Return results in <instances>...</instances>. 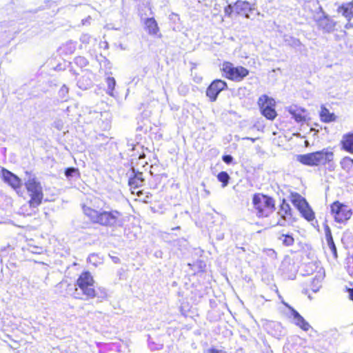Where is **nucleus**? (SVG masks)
Instances as JSON below:
<instances>
[{
    "instance_id": "1",
    "label": "nucleus",
    "mask_w": 353,
    "mask_h": 353,
    "mask_svg": "<svg viewBox=\"0 0 353 353\" xmlns=\"http://www.w3.org/2000/svg\"><path fill=\"white\" fill-rule=\"evenodd\" d=\"M84 214L93 223L108 228H117L123 225L122 213L106 206L94 210L85 205L82 206Z\"/></svg>"
},
{
    "instance_id": "2",
    "label": "nucleus",
    "mask_w": 353,
    "mask_h": 353,
    "mask_svg": "<svg viewBox=\"0 0 353 353\" xmlns=\"http://www.w3.org/2000/svg\"><path fill=\"white\" fill-rule=\"evenodd\" d=\"M94 279L89 272H82L77 280L76 286H78L80 291L75 288L74 297L80 299H88L97 297L101 299L107 298L106 290L103 288H99L95 290L93 286Z\"/></svg>"
},
{
    "instance_id": "3",
    "label": "nucleus",
    "mask_w": 353,
    "mask_h": 353,
    "mask_svg": "<svg viewBox=\"0 0 353 353\" xmlns=\"http://www.w3.org/2000/svg\"><path fill=\"white\" fill-rule=\"evenodd\" d=\"M26 174L28 176V179L24 185L27 190L28 196L30 197L28 204L30 212H28V210H26V211L27 215H31L38 211V207L41 204L43 199V193L40 181L28 172H26Z\"/></svg>"
},
{
    "instance_id": "4",
    "label": "nucleus",
    "mask_w": 353,
    "mask_h": 353,
    "mask_svg": "<svg viewBox=\"0 0 353 353\" xmlns=\"http://www.w3.org/2000/svg\"><path fill=\"white\" fill-rule=\"evenodd\" d=\"M334 153L328 149L310 152L297 156V161L308 166H318L328 164L332 167L334 164Z\"/></svg>"
},
{
    "instance_id": "5",
    "label": "nucleus",
    "mask_w": 353,
    "mask_h": 353,
    "mask_svg": "<svg viewBox=\"0 0 353 353\" xmlns=\"http://www.w3.org/2000/svg\"><path fill=\"white\" fill-rule=\"evenodd\" d=\"M253 208L259 218L268 217L275 210L274 199L262 193H256L252 196Z\"/></svg>"
},
{
    "instance_id": "6",
    "label": "nucleus",
    "mask_w": 353,
    "mask_h": 353,
    "mask_svg": "<svg viewBox=\"0 0 353 353\" xmlns=\"http://www.w3.org/2000/svg\"><path fill=\"white\" fill-rule=\"evenodd\" d=\"M221 70L225 78L235 82L243 81L250 73L247 68L241 65L235 66L233 63L228 61H225L223 63Z\"/></svg>"
},
{
    "instance_id": "7",
    "label": "nucleus",
    "mask_w": 353,
    "mask_h": 353,
    "mask_svg": "<svg viewBox=\"0 0 353 353\" xmlns=\"http://www.w3.org/2000/svg\"><path fill=\"white\" fill-rule=\"evenodd\" d=\"M330 210L334 221L340 223L346 222L351 218L352 214L348 206L339 201H336L331 204Z\"/></svg>"
},
{
    "instance_id": "8",
    "label": "nucleus",
    "mask_w": 353,
    "mask_h": 353,
    "mask_svg": "<svg viewBox=\"0 0 353 353\" xmlns=\"http://www.w3.org/2000/svg\"><path fill=\"white\" fill-rule=\"evenodd\" d=\"M258 105L260 108L261 112L266 119L273 120L276 117L274 106L275 101L273 99L269 97L266 94L261 96L258 100Z\"/></svg>"
},
{
    "instance_id": "9",
    "label": "nucleus",
    "mask_w": 353,
    "mask_h": 353,
    "mask_svg": "<svg viewBox=\"0 0 353 353\" xmlns=\"http://www.w3.org/2000/svg\"><path fill=\"white\" fill-rule=\"evenodd\" d=\"M228 88L227 83L221 79L214 80L208 87L206 90V96L209 97L212 102L217 99L219 94L221 91L226 90Z\"/></svg>"
},
{
    "instance_id": "10",
    "label": "nucleus",
    "mask_w": 353,
    "mask_h": 353,
    "mask_svg": "<svg viewBox=\"0 0 353 353\" xmlns=\"http://www.w3.org/2000/svg\"><path fill=\"white\" fill-rule=\"evenodd\" d=\"M280 216V219L277 222V225L281 226H285L286 223L292 222V209L290 205L285 202V199L283 200L282 203L280 205V208L277 212Z\"/></svg>"
},
{
    "instance_id": "11",
    "label": "nucleus",
    "mask_w": 353,
    "mask_h": 353,
    "mask_svg": "<svg viewBox=\"0 0 353 353\" xmlns=\"http://www.w3.org/2000/svg\"><path fill=\"white\" fill-rule=\"evenodd\" d=\"M234 8L238 14L243 15L246 18H250V14L254 10V8L251 3L246 1H237Z\"/></svg>"
},
{
    "instance_id": "12",
    "label": "nucleus",
    "mask_w": 353,
    "mask_h": 353,
    "mask_svg": "<svg viewBox=\"0 0 353 353\" xmlns=\"http://www.w3.org/2000/svg\"><path fill=\"white\" fill-rule=\"evenodd\" d=\"M322 10V8H321ZM323 16L320 17L316 20L317 26L319 28L322 29L325 32H330L334 30L336 23L331 19L327 14H326L323 10Z\"/></svg>"
},
{
    "instance_id": "13",
    "label": "nucleus",
    "mask_w": 353,
    "mask_h": 353,
    "mask_svg": "<svg viewBox=\"0 0 353 353\" xmlns=\"http://www.w3.org/2000/svg\"><path fill=\"white\" fill-rule=\"evenodd\" d=\"M145 179L143 173L132 168L129 176L128 185L131 189H137L143 185Z\"/></svg>"
},
{
    "instance_id": "14",
    "label": "nucleus",
    "mask_w": 353,
    "mask_h": 353,
    "mask_svg": "<svg viewBox=\"0 0 353 353\" xmlns=\"http://www.w3.org/2000/svg\"><path fill=\"white\" fill-rule=\"evenodd\" d=\"M1 173L3 181L8 183L12 188L16 190L20 188L21 180L18 176L5 168L1 170ZM17 192L19 193L18 191Z\"/></svg>"
},
{
    "instance_id": "15",
    "label": "nucleus",
    "mask_w": 353,
    "mask_h": 353,
    "mask_svg": "<svg viewBox=\"0 0 353 353\" xmlns=\"http://www.w3.org/2000/svg\"><path fill=\"white\" fill-rule=\"evenodd\" d=\"M291 310L292 321L295 325L301 327L304 331H307L311 327L310 324L304 319V318L294 308L289 306Z\"/></svg>"
},
{
    "instance_id": "16",
    "label": "nucleus",
    "mask_w": 353,
    "mask_h": 353,
    "mask_svg": "<svg viewBox=\"0 0 353 353\" xmlns=\"http://www.w3.org/2000/svg\"><path fill=\"white\" fill-rule=\"evenodd\" d=\"M145 30L150 35L161 37L157 21L153 17L147 18L145 20Z\"/></svg>"
},
{
    "instance_id": "17",
    "label": "nucleus",
    "mask_w": 353,
    "mask_h": 353,
    "mask_svg": "<svg viewBox=\"0 0 353 353\" xmlns=\"http://www.w3.org/2000/svg\"><path fill=\"white\" fill-rule=\"evenodd\" d=\"M341 147L343 150L353 154V132H348L343 135Z\"/></svg>"
},
{
    "instance_id": "18",
    "label": "nucleus",
    "mask_w": 353,
    "mask_h": 353,
    "mask_svg": "<svg viewBox=\"0 0 353 353\" xmlns=\"http://www.w3.org/2000/svg\"><path fill=\"white\" fill-rule=\"evenodd\" d=\"M290 201L299 211L303 210V208L307 207L308 203L304 197L296 192L291 193Z\"/></svg>"
},
{
    "instance_id": "19",
    "label": "nucleus",
    "mask_w": 353,
    "mask_h": 353,
    "mask_svg": "<svg viewBox=\"0 0 353 353\" xmlns=\"http://www.w3.org/2000/svg\"><path fill=\"white\" fill-rule=\"evenodd\" d=\"M289 113L292 117L298 123H303L305 121V117L302 114L304 112L303 109H298L296 106H290L288 108Z\"/></svg>"
},
{
    "instance_id": "20",
    "label": "nucleus",
    "mask_w": 353,
    "mask_h": 353,
    "mask_svg": "<svg viewBox=\"0 0 353 353\" xmlns=\"http://www.w3.org/2000/svg\"><path fill=\"white\" fill-rule=\"evenodd\" d=\"M109 140L110 139L107 136L103 134H99L95 137L94 146L101 151L105 149V146L109 143Z\"/></svg>"
},
{
    "instance_id": "21",
    "label": "nucleus",
    "mask_w": 353,
    "mask_h": 353,
    "mask_svg": "<svg viewBox=\"0 0 353 353\" xmlns=\"http://www.w3.org/2000/svg\"><path fill=\"white\" fill-rule=\"evenodd\" d=\"M20 341L10 339L8 342V349L6 353H21Z\"/></svg>"
},
{
    "instance_id": "22",
    "label": "nucleus",
    "mask_w": 353,
    "mask_h": 353,
    "mask_svg": "<svg viewBox=\"0 0 353 353\" xmlns=\"http://www.w3.org/2000/svg\"><path fill=\"white\" fill-rule=\"evenodd\" d=\"M339 13H341L347 21H351L353 18L352 8L346 3L339 6L337 10Z\"/></svg>"
},
{
    "instance_id": "23",
    "label": "nucleus",
    "mask_w": 353,
    "mask_h": 353,
    "mask_svg": "<svg viewBox=\"0 0 353 353\" xmlns=\"http://www.w3.org/2000/svg\"><path fill=\"white\" fill-rule=\"evenodd\" d=\"M320 117L322 121L330 123L335 121L336 117L334 113H331L328 109L325 107L321 108Z\"/></svg>"
},
{
    "instance_id": "24",
    "label": "nucleus",
    "mask_w": 353,
    "mask_h": 353,
    "mask_svg": "<svg viewBox=\"0 0 353 353\" xmlns=\"http://www.w3.org/2000/svg\"><path fill=\"white\" fill-rule=\"evenodd\" d=\"M64 174L68 180L77 179L80 177V172L78 168L69 167L65 168Z\"/></svg>"
},
{
    "instance_id": "25",
    "label": "nucleus",
    "mask_w": 353,
    "mask_h": 353,
    "mask_svg": "<svg viewBox=\"0 0 353 353\" xmlns=\"http://www.w3.org/2000/svg\"><path fill=\"white\" fill-rule=\"evenodd\" d=\"M299 212L302 216L304 217L307 221H312L315 218L314 212L308 203L307 204V207L303 208V210H300Z\"/></svg>"
},
{
    "instance_id": "26",
    "label": "nucleus",
    "mask_w": 353,
    "mask_h": 353,
    "mask_svg": "<svg viewBox=\"0 0 353 353\" xmlns=\"http://www.w3.org/2000/svg\"><path fill=\"white\" fill-rule=\"evenodd\" d=\"M77 86L81 90H87L92 85V81L88 77L82 76L77 83Z\"/></svg>"
},
{
    "instance_id": "27",
    "label": "nucleus",
    "mask_w": 353,
    "mask_h": 353,
    "mask_svg": "<svg viewBox=\"0 0 353 353\" xmlns=\"http://www.w3.org/2000/svg\"><path fill=\"white\" fill-rule=\"evenodd\" d=\"M340 165L343 170L346 172L353 170V159L350 157H345L340 161Z\"/></svg>"
},
{
    "instance_id": "28",
    "label": "nucleus",
    "mask_w": 353,
    "mask_h": 353,
    "mask_svg": "<svg viewBox=\"0 0 353 353\" xmlns=\"http://www.w3.org/2000/svg\"><path fill=\"white\" fill-rule=\"evenodd\" d=\"M230 177L227 172L222 171L217 175V179L222 183V186L225 188L228 185Z\"/></svg>"
},
{
    "instance_id": "29",
    "label": "nucleus",
    "mask_w": 353,
    "mask_h": 353,
    "mask_svg": "<svg viewBox=\"0 0 353 353\" xmlns=\"http://www.w3.org/2000/svg\"><path fill=\"white\" fill-rule=\"evenodd\" d=\"M285 42L288 45L294 48H297L301 45L299 39L294 38L291 36H285Z\"/></svg>"
},
{
    "instance_id": "30",
    "label": "nucleus",
    "mask_w": 353,
    "mask_h": 353,
    "mask_svg": "<svg viewBox=\"0 0 353 353\" xmlns=\"http://www.w3.org/2000/svg\"><path fill=\"white\" fill-rule=\"evenodd\" d=\"M73 63L80 68H83L88 65V61L84 57L79 56L74 59Z\"/></svg>"
},
{
    "instance_id": "31",
    "label": "nucleus",
    "mask_w": 353,
    "mask_h": 353,
    "mask_svg": "<svg viewBox=\"0 0 353 353\" xmlns=\"http://www.w3.org/2000/svg\"><path fill=\"white\" fill-rule=\"evenodd\" d=\"M279 239L282 241L283 244L285 246H291L294 243V239L290 234H282Z\"/></svg>"
},
{
    "instance_id": "32",
    "label": "nucleus",
    "mask_w": 353,
    "mask_h": 353,
    "mask_svg": "<svg viewBox=\"0 0 353 353\" xmlns=\"http://www.w3.org/2000/svg\"><path fill=\"white\" fill-rule=\"evenodd\" d=\"M106 83L108 85L107 93L112 96V92L116 85V81L114 77H109L106 79Z\"/></svg>"
},
{
    "instance_id": "33",
    "label": "nucleus",
    "mask_w": 353,
    "mask_h": 353,
    "mask_svg": "<svg viewBox=\"0 0 353 353\" xmlns=\"http://www.w3.org/2000/svg\"><path fill=\"white\" fill-rule=\"evenodd\" d=\"M321 276H315L313 279H312V283H311V289L314 292H316L319 290L320 288H321Z\"/></svg>"
},
{
    "instance_id": "34",
    "label": "nucleus",
    "mask_w": 353,
    "mask_h": 353,
    "mask_svg": "<svg viewBox=\"0 0 353 353\" xmlns=\"http://www.w3.org/2000/svg\"><path fill=\"white\" fill-rule=\"evenodd\" d=\"M76 50V43L73 41L67 42L63 46V50L66 54H72Z\"/></svg>"
},
{
    "instance_id": "35",
    "label": "nucleus",
    "mask_w": 353,
    "mask_h": 353,
    "mask_svg": "<svg viewBox=\"0 0 353 353\" xmlns=\"http://www.w3.org/2000/svg\"><path fill=\"white\" fill-rule=\"evenodd\" d=\"M327 246L335 259L337 258V249L334 242L333 238L326 239Z\"/></svg>"
},
{
    "instance_id": "36",
    "label": "nucleus",
    "mask_w": 353,
    "mask_h": 353,
    "mask_svg": "<svg viewBox=\"0 0 353 353\" xmlns=\"http://www.w3.org/2000/svg\"><path fill=\"white\" fill-rule=\"evenodd\" d=\"M69 89L65 85H63L59 91V96L63 101H66L68 97Z\"/></svg>"
},
{
    "instance_id": "37",
    "label": "nucleus",
    "mask_w": 353,
    "mask_h": 353,
    "mask_svg": "<svg viewBox=\"0 0 353 353\" xmlns=\"http://www.w3.org/2000/svg\"><path fill=\"white\" fill-rule=\"evenodd\" d=\"M285 353H300L299 350H302L301 347L299 346L296 347L292 344L288 343L285 346Z\"/></svg>"
},
{
    "instance_id": "38",
    "label": "nucleus",
    "mask_w": 353,
    "mask_h": 353,
    "mask_svg": "<svg viewBox=\"0 0 353 353\" xmlns=\"http://www.w3.org/2000/svg\"><path fill=\"white\" fill-rule=\"evenodd\" d=\"M24 250L34 254H41L43 252V248L38 246H29L28 248L23 246V250Z\"/></svg>"
},
{
    "instance_id": "39",
    "label": "nucleus",
    "mask_w": 353,
    "mask_h": 353,
    "mask_svg": "<svg viewBox=\"0 0 353 353\" xmlns=\"http://www.w3.org/2000/svg\"><path fill=\"white\" fill-rule=\"evenodd\" d=\"M288 265V266H291L292 268H294L293 270V272L291 274V275H288V278L289 279H293L295 276V272H296V269L294 268V265H291L290 263L287 262V261H284L282 263V265H281V268L282 270L284 271L285 268H286V266Z\"/></svg>"
},
{
    "instance_id": "40",
    "label": "nucleus",
    "mask_w": 353,
    "mask_h": 353,
    "mask_svg": "<svg viewBox=\"0 0 353 353\" xmlns=\"http://www.w3.org/2000/svg\"><path fill=\"white\" fill-rule=\"evenodd\" d=\"M92 39V37H91V35H90L89 34H81V37H80V41H81V43H85V44H88L91 42Z\"/></svg>"
},
{
    "instance_id": "41",
    "label": "nucleus",
    "mask_w": 353,
    "mask_h": 353,
    "mask_svg": "<svg viewBox=\"0 0 353 353\" xmlns=\"http://www.w3.org/2000/svg\"><path fill=\"white\" fill-rule=\"evenodd\" d=\"M222 160L227 165H230L233 163L234 158L230 154H224L222 156Z\"/></svg>"
},
{
    "instance_id": "42",
    "label": "nucleus",
    "mask_w": 353,
    "mask_h": 353,
    "mask_svg": "<svg viewBox=\"0 0 353 353\" xmlns=\"http://www.w3.org/2000/svg\"><path fill=\"white\" fill-rule=\"evenodd\" d=\"M324 231H325V239L333 238L332 235L331 229L328 226V225H327V224L324 225Z\"/></svg>"
},
{
    "instance_id": "43",
    "label": "nucleus",
    "mask_w": 353,
    "mask_h": 353,
    "mask_svg": "<svg viewBox=\"0 0 353 353\" xmlns=\"http://www.w3.org/2000/svg\"><path fill=\"white\" fill-rule=\"evenodd\" d=\"M208 353H227L225 351L222 350H218L214 347H211L208 350Z\"/></svg>"
},
{
    "instance_id": "44",
    "label": "nucleus",
    "mask_w": 353,
    "mask_h": 353,
    "mask_svg": "<svg viewBox=\"0 0 353 353\" xmlns=\"http://www.w3.org/2000/svg\"><path fill=\"white\" fill-rule=\"evenodd\" d=\"M233 10H234V6H228L225 8V13L228 16L231 14Z\"/></svg>"
},
{
    "instance_id": "45",
    "label": "nucleus",
    "mask_w": 353,
    "mask_h": 353,
    "mask_svg": "<svg viewBox=\"0 0 353 353\" xmlns=\"http://www.w3.org/2000/svg\"><path fill=\"white\" fill-rule=\"evenodd\" d=\"M91 20H92V18L90 17H88L87 18L82 19L81 23L83 26L90 25Z\"/></svg>"
},
{
    "instance_id": "46",
    "label": "nucleus",
    "mask_w": 353,
    "mask_h": 353,
    "mask_svg": "<svg viewBox=\"0 0 353 353\" xmlns=\"http://www.w3.org/2000/svg\"><path fill=\"white\" fill-rule=\"evenodd\" d=\"M54 126L57 128L58 130H61L63 127V123L61 121H57L54 123Z\"/></svg>"
},
{
    "instance_id": "47",
    "label": "nucleus",
    "mask_w": 353,
    "mask_h": 353,
    "mask_svg": "<svg viewBox=\"0 0 353 353\" xmlns=\"http://www.w3.org/2000/svg\"><path fill=\"white\" fill-rule=\"evenodd\" d=\"M345 28L347 29L353 28V23L351 22V21H347V23L345 24Z\"/></svg>"
},
{
    "instance_id": "48",
    "label": "nucleus",
    "mask_w": 353,
    "mask_h": 353,
    "mask_svg": "<svg viewBox=\"0 0 353 353\" xmlns=\"http://www.w3.org/2000/svg\"><path fill=\"white\" fill-rule=\"evenodd\" d=\"M101 48H103L104 49H108V43L106 41L102 42V43H101Z\"/></svg>"
},
{
    "instance_id": "49",
    "label": "nucleus",
    "mask_w": 353,
    "mask_h": 353,
    "mask_svg": "<svg viewBox=\"0 0 353 353\" xmlns=\"http://www.w3.org/2000/svg\"><path fill=\"white\" fill-rule=\"evenodd\" d=\"M349 296H350V299L351 300H353V288L352 289H350Z\"/></svg>"
},
{
    "instance_id": "50",
    "label": "nucleus",
    "mask_w": 353,
    "mask_h": 353,
    "mask_svg": "<svg viewBox=\"0 0 353 353\" xmlns=\"http://www.w3.org/2000/svg\"><path fill=\"white\" fill-rule=\"evenodd\" d=\"M70 72H72V74L74 76H77L78 74L77 72H76V71L72 68L70 70Z\"/></svg>"
},
{
    "instance_id": "51",
    "label": "nucleus",
    "mask_w": 353,
    "mask_h": 353,
    "mask_svg": "<svg viewBox=\"0 0 353 353\" xmlns=\"http://www.w3.org/2000/svg\"><path fill=\"white\" fill-rule=\"evenodd\" d=\"M347 5H349V6L352 8H353V0L347 3H346Z\"/></svg>"
},
{
    "instance_id": "52",
    "label": "nucleus",
    "mask_w": 353,
    "mask_h": 353,
    "mask_svg": "<svg viewBox=\"0 0 353 353\" xmlns=\"http://www.w3.org/2000/svg\"><path fill=\"white\" fill-rule=\"evenodd\" d=\"M274 326L277 327L278 328H281V325L279 323H274Z\"/></svg>"
},
{
    "instance_id": "53",
    "label": "nucleus",
    "mask_w": 353,
    "mask_h": 353,
    "mask_svg": "<svg viewBox=\"0 0 353 353\" xmlns=\"http://www.w3.org/2000/svg\"><path fill=\"white\" fill-rule=\"evenodd\" d=\"M102 58H103V59H104V61H105V62H108V59H107L105 57H102Z\"/></svg>"
},
{
    "instance_id": "54",
    "label": "nucleus",
    "mask_w": 353,
    "mask_h": 353,
    "mask_svg": "<svg viewBox=\"0 0 353 353\" xmlns=\"http://www.w3.org/2000/svg\"><path fill=\"white\" fill-rule=\"evenodd\" d=\"M205 193H206V194H207V195H209V194H210V192H209L208 190H205Z\"/></svg>"
},
{
    "instance_id": "55",
    "label": "nucleus",
    "mask_w": 353,
    "mask_h": 353,
    "mask_svg": "<svg viewBox=\"0 0 353 353\" xmlns=\"http://www.w3.org/2000/svg\"><path fill=\"white\" fill-rule=\"evenodd\" d=\"M161 347H162V345H160V347H157V350H159V349H161Z\"/></svg>"
},
{
    "instance_id": "56",
    "label": "nucleus",
    "mask_w": 353,
    "mask_h": 353,
    "mask_svg": "<svg viewBox=\"0 0 353 353\" xmlns=\"http://www.w3.org/2000/svg\"><path fill=\"white\" fill-rule=\"evenodd\" d=\"M117 260H118V258L114 259V263H117Z\"/></svg>"
},
{
    "instance_id": "57",
    "label": "nucleus",
    "mask_w": 353,
    "mask_h": 353,
    "mask_svg": "<svg viewBox=\"0 0 353 353\" xmlns=\"http://www.w3.org/2000/svg\"><path fill=\"white\" fill-rule=\"evenodd\" d=\"M117 260H118V258L114 259V263H117Z\"/></svg>"
},
{
    "instance_id": "58",
    "label": "nucleus",
    "mask_w": 353,
    "mask_h": 353,
    "mask_svg": "<svg viewBox=\"0 0 353 353\" xmlns=\"http://www.w3.org/2000/svg\"><path fill=\"white\" fill-rule=\"evenodd\" d=\"M117 260H118V258L114 259V263H117Z\"/></svg>"
}]
</instances>
